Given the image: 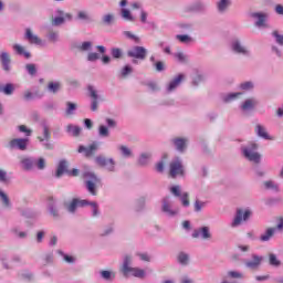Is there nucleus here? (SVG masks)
Returning <instances> with one entry per match:
<instances>
[{
	"mask_svg": "<svg viewBox=\"0 0 283 283\" xmlns=\"http://www.w3.org/2000/svg\"><path fill=\"white\" fill-rule=\"evenodd\" d=\"M124 36H126L127 39H130L132 41H135V43H139L140 42V38L135 35L134 33L129 32V31H124L123 32Z\"/></svg>",
	"mask_w": 283,
	"mask_h": 283,
	"instance_id": "4d7b16f0",
	"label": "nucleus"
},
{
	"mask_svg": "<svg viewBox=\"0 0 283 283\" xmlns=\"http://www.w3.org/2000/svg\"><path fill=\"white\" fill-rule=\"evenodd\" d=\"M182 81H185V74H179L177 76H175L167 85V92L171 93L175 92V90H178V87H180V83H182Z\"/></svg>",
	"mask_w": 283,
	"mask_h": 283,
	"instance_id": "412c9836",
	"label": "nucleus"
},
{
	"mask_svg": "<svg viewBox=\"0 0 283 283\" xmlns=\"http://www.w3.org/2000/svg\"><path fill=\"white\" fill-rule=\"evenodd\" d=\"M117 151L122 158H134V150L127 145H118Z\"/></svg>",
	"mask_w": 283,
	"mask_h": 283,
	"instance_id": "a878e982",
	"label": "nucleus"
},
{
	"mask_svg": "<svg viewBox=\"0 0 283 283\" xmlns=\"http://www.w3.org/2000/svg\"><path fill=\"white\" fill-rule=\"evenodd\" d=\"M170 177L178 178V176H185V166H182V160L178 157L172 159L169 165Z\"/></svg>",
	"mask_w": 283,
	"mask_h": 283,
	"instance_id": "39448f33",
	"label": "nucleus"
},
{
	"mask_svg": "<svg viewBox=\"0 0 283 283\" xmlns=\"http://www.w3.org/2000/svg\"><path fill=\"white\" fill-rule=\"evenodd\" d=\"M176 41L182 43L184 45H191L193 43V38L189 34H177L175 35Z\"/></svg>",
	"mask_w": 283,
	"mask_h": 283,
	"instance_id": "7c9ffc66",
	"label": "nucleus"
},
{
	"mask_svg": "<svg viewBox=\"0 0 283 283\" xmlns=\"http://www.w3.org/2000/svg\"><path fill=\"white\" fill-rule=\"evenodd\" d=\"M48 211L49 213L52 216V218H60V213H59V205L56 203V201L54 200V198H49V202H48Z\"/></svg>",
	"mask_w": 283,
	"mask_h": 283,
	"instance_id": "393cba45",
	"label": "nucleus"
},
{
	"mask_svg": "<svg viewBox=\"0 0 283 283\" xmlns=\"http://www.w3.org/2000/svg\"><path fill=\"white\" fill-rule=\"evenodd\" d=\"M25 70L30 76H34V74H36V65L34 64H27Z\"/></svg>",
	"mask_w": 283,
	"mask_h": 283,
	"instance_id": "e2e57ef3",
	"label": "nucleus"
},
{
	"mask_svg": "<svg viewBox=\"0 0 283 283\" xmlns=\"http://www.w3.org/2000/svg\"><path fill=\"white\" fill-rule=\"evenodd\" d=\"M269 262H270L271 266H280V264H282V262H280L277 256L273 253H271L269 255Z\"/></svg>",
	"mask_w": 283,
	"mask_h": 283,
	"instance_id": "5fc2aeb1",
	"label": "nucleus"
},
{
	"mask_svg": "<svg viewBox=\"0 0 283 283\" xmlns=\"http://www.w3.org/2000/svg\"><path fill=\"white\" fill-rule=\"evenodd\" d=\"M205 81V76L202 75V71L198 69L192 70V85L193 87H198L200 83Z\"/></svg>",
	"mask_w": 283,
	"mask_h": 283,
	"instance_id": "cd10ccee",
	"label": "nucleus"
},
{
	"mask_svg": "<svg viewBox=\"0 0 283 283\" xmlns=\"http://www.w3.org/2000/svg\"><path fill=\"white\" fill-rule=\"evenodd\" d=\"M228 277H231L232 280H242V277H244V274L238 271H229Z\"/></svg>",
	"mask_w": 283,
	"mask_h": 283,
	"instance_id": "6e6d98bb",
	"label": "nucleus"
},
{
	"mask_svg": "<svg viewBox=\"0 0 283 283\" xmlns=\"http://www.w3.org/2000/svg\"><path fill=\"white\" fill-rule=\"evenodd\" d=\"M205 201H200V200H196L195 201V211L197 213H200V211H202V208L205 207Z\"/></svg>",
	"mask_w": 283,
	"mask_h": 283,
	"instance_id": "69168bd1",
	"label": "nucleus"
},
{
	"mask_svg": "<svg viewBox=\"0 0 283 283\" xmlns=\"http://www.w3.org/2000/svg\"><path fill=\"white\" fill-rule=\"evenodd\" d=\"M77 50H80V52H90V50H92V42H82L80 45H77Z\"/></svg>",
	"mask_w": 283,
	"mask_h": 283,
	"instance_id": "8fccbe9b",
	"label": "nucleus"
},
{
	"mask_svg": "<svg viewBox=\"0 0 283 283\" xmlns=\"http://www.w3.org/2000/svg\"><path fill=\"white\" fill-rule=\"evenodd\" d=\"M255 107H258V99L255 98H248L245 99L243 103H241L240 105V109L241 112H243L244 114L249 113V112H253V109H255Z\"/></svg>",
	"mask_w": 283,
	"mask_h": 283,
	"instance_id": "a211bd4d",
	"label": "nucleus"
},
{
	"mask_svg": "<svg viewBox=\"0 0 283 283\" xmlns=\"http://www.w3.org/2000/svg\"><path fill=\"white\" fill-rule=\"evenodd\" d=\"M272 36L275 38L277 45H283V34H280V31H273Z\"/></svg>",
	"mask_w": 283,
	"mask_h": 283,
	"instance_id": "bf43d9fd",
	"label": "nucleus"
},
{
	"mask_svg": "<svg viewBox=\"0 0 283 283\" xmlns=\"http://www.w3.org/2000/svg\"><path fill=\"white\" fill-rule=\"evenodd\" d=\"M30 139L28 138H14L9 142L10 149H19L20 151H25L28 149V144Z\"/></svg>",
	"mask_w": 283,
	"mask_h": 283,
	"instance_id": "2eb2a0df",
	"label": "nucleus"
},
{
	"mask_svg": "<svg viewBox=\"0 0 283 283\" xmlns=\"http://www.w3.org/2000/svg\"><path fill=\"white\" fill-rule=\"evenodd\" d=\"M95 163H97L99 167H104V169H106V171H109L111 174L116 172V160H114V158L97 156L95 158Z\"/></svg>",
	"mask_w": 283,
	"mask_h": 283,
	"instance_id": "6e6552de",
	"label": "nucleus"
},
{
	"mask_svg": "<svg viewBox=\"0 0 283 283\" xmlns=\"http://www.w3.org/2000/svg\"><path fill=\"white\" fill-rule=\"evenodd\" d=\"M127 55L130 56V59H139L140 61H145L147 56V49H145V46H133L130 50H128Z\"/></svg>",
	"mask_w": 283,
	"mask_h": 283,
	"instance_id": "4468645a",
	"label": "nucleus"
},
{
	"mask_svg": "<svg viewBox=\"0 0 283 283\" xmlns=\"http://www.w3.org/2000/svg\"><path fill=\"white\" fill-rule=\"evenodd\" d=\"M24 39H27V41L33 45H43V40H41L39 35L32 33V29L30 28L25 29Z\"/></svg>",
	"mask_w": 283,
	"mask_h": 283,
	"instance_id": "5701e85b",
	"label": "nucleus"
},
{
	"mask_svg": "<svg viewBox=\"0 0 283 283\" xmlns=\"http://www.w3.org/2000/svg\"><path fill=\"white\" fill-rule=\"evenodd\" d=\"M96 151H98V143L96 142L91 144L88 147H85V146L78 147V153L84 154V156L86 157L94 156Z\"/></svg>",
	"mask_w": 283,
	"mask_h": 283,
	"instance_id": "4be33fe9",
	"label": "nucleus"
},
{
	"mask_svg": "<svg viewBox=\"0 0 283 283\" xmlns=\"http://www.w3.org/2000/svg\"><path fill=\"white\" fill-rule=\"evenodd\" d=\"M48 39L49 41L56 43V41H59V34L56 32H51L49 33Z\"/></svg>",
	"mask_w": 283,
	"mask_h": 283,
	"instance_id": "774afa93",
	"label": "nucleus"
},
{
	"mask_svg": "<svg viewBox=\"0 0 283 283\" xmlns=\"http://www.w3.org/2000/svg\"><path fill=\"white\" fill-rule=\"evenodd\" d=\"M77 19H80V21H90V13L87 11H78Z\"/></svg>",
	"mask_w": 283,
	"mask_h": 283,
	"instance_id": "680f3d73",
	"label": "nucleus"
},
{
	"mask_svg": "<svg viewBox=\"0 0 283 283\" xmlns=\"http://www.w3.org/2000/svg\"><path fill=\"white\" fill-rule=\"evenodd\" d=\"M264 187H265V189H271L272 191H275L276 193H277V191H280V186L277 184H275V181H273V180L265 181Z\"/></svg>",
	"mask_w": 283,
	"mask_h": 283,
	"instance_id": "c03bdc74",
	"label": "nucleus"
},
{
	"mask_svg": "<svg viewBox=\"0 0 283 283\" xmlns=\"http://www.w3.org/2000/svg\"><path fill=\"white\" fill-rule=\"evenodd\" d=\"M99 59H101V55H98V53L91 52L87 54V61H90L91 63H94Z\"/></svg>",
	"mask_w": 283,
	"mask_h": 283,
	"instance_id": "0e129e2a",
	"label": "nucleus"
},
{
	"mask_svg": "<svg viewBox=\"0 0 283 283\" xmlns=\"http://www.w3.org/2000/svg\"><path fill=\"white\" fill-rule=\"evenodd\" d=\"M88 96L91 98V111L97 112L98 111V103L103 101L101 95L98 94V90L95 86L88 85L87 86Z\"/></svg>",
	"mask_w": 283,
	"mask_h": 283,
	"instance_id": "0eeeda50",
	"label": "nucleus"
},
{
	"mask_svg": "<svg viewBox=\"0 0 283 283\" xmlns=\"http://www.w3.org/2000/svg\"><path fill=\"white\" fill-rule=\"evenodd\" d=\"M59 255H61L64 260V262H67V264H74L76 262V259L70 254H65L63 251H57Z\"/></svg>",
	"mask_w": 283,
	"mask_h": 283,
	"instance_id": "49530a36",
	"label": "nucleus"
},
{
	"mask_svg": "<svg viewBox=\"0 0 283 283\" xmlns=\"http://www.w3.org/2000/svg\"><path fill=\"white\" fill-rule=\"evenodd\" d=\"M2 92L6 94V96H12L14 93V84L8 83L2 87Z\"/></svg>",
	"mask_w": 283,
	"mask_h": 283,
	"instance_id": "3c124183",
	"label": "nucleus"
},
{
	"mask_svg": "<svg viewBox=\"0 0 283 283\" xmlns=\"http://www.w3.org/2000/svg\"><path fill=\"white\" fill-rule=\"evenodd\" d=\"M60 17L53 19V25H63L66 21H72V15L70 13H63V11H57Z\"/></svg>",
	"mask_w": 283,
	"mask_h": 283,
	"instance_id": "bb28decb",
	"label": "nucleus"
},
{
	"mask_svg": "<svg viewBox=\"0 0 283 283\" xmlns=\"http://www.w3.org/2000/svg\"><path fill=\"white\" fill-rule=\"evenodd\" d=\"M230 48L234 54H241L242 56H251V51L247 49L244 44L238 39L231 41Z\"/></svg>",
	"mask_w": 283,
	"mask_h": 283,
	"instance_id": "9d476101",
	"label": "nucleus"
},
{
	"mask_svg": "<svg viewBox=\"0 0 283 283\" xmlns=\"http://www.w3.org/2000/svg\"><path fill=\"white\" fill-rule=\"evenodd\" d=\"M258 144L255 142H252L247 146L241 147V154L250 163L260 165V163H262V155L258 153Z\"/></svg>",
	"mask_w": 283,
	"mask_h": 283,
	"instance_id": "f03ea898",
	"label": "nucleus"
},
{
	"mask_svg": "<svg viewBox=\"0 0 283 283\" xmlns=\"http://www.w3.org/2000/svg\"><path fill=\"white\" fill-rule=\"evenodd\" d=\"M84 178H86L85 187L88 193H91V196H96V184L98 182V177H96V175L93 172H85Z\"/></svg>",
	"mask_w": 283,
	"mask_h": 283,
	"instance_id": "423d86ee",
	"label": "nucleus"
},
{
	"mask_svg": "<svg viewBox=\"0 0 283 283\" xmlns=\"http://www.w3.org/2000/svg\"><path fill=\"white\" fill-rule=\"evenodd\" d=\"M171 196L175 198H179L181 206L185 209L189 208L191 202L189 201V192L182 191V187L180 185H175L169 188Z\"/></svg>",
	"mask_w": 283,
	"mask_h": 283,
	"instance_id": "20e7f679",
	"label": "nucleus"
},
{
	"mask_svg": "<svg viewBox=\"0 0 283 283\" xmlns=\"http://www.w3.org/2000/svg\"><path fill=\"white\" fill-rule=\"evenodd\" d=\"M61 90V82H51L48 85V91L51 92V94H56Z\"/></svg>",
	"mask_w": 283,
	"mask_h": 283,
	"instance_id": "a19ab883",
	"label": "nucleus"
},
{
	"mask_svg": "<svg viewBox=\"0 0 283 283\" xmlns=\"http://www.w3.org/2000/svg\"><path fill=\"white\" fill-rule=\"evenodd\" d=\"M253 87H255V84L252 81L242 82L239 85V88L243 90V92H251V90H253Z\"/></svg>",
	"mask_w": 283,
	"mask_h": 283,
	"instance_id": "79ce46f5",
	"label": "nucleus"
},
{
	"mask_svg": "<svg viewBox=\"0 0 283 283\" xmlns=\"http://www.w3.org/2000/svg\"><path fill=\"white\" fill-rule=\"evenodd\" d=\"M35 167L36 169H40V170L45 169V159L43 158L36 159Z\"/></svg>",
	"mask_w": 283,
	"mask_h": 283,
	"instance_id": "338daca9",
	"label": "nucleus"
},
{
	"mask_svg": "<svg viewBox=\"0 0 283 283\" xmlns=\"http://www.w3.org/2000/svg\"><path fill=\"white\" fill-rule=\"evenodd\" d=\"M263 260H264V256L252 254L251 260L245 261V266L247 269H251L252 271H255L256 269H260Z\"/></svg>",
	"mask_w": 283,
	"mask_h": 283,
	"instance_id": "dca6fc26",
	"label": "nucleus"
},
{
	"mask_svg": "<svg viewBox=\"0 0 283 283\" xmlns=\"http://www.w3.org/2000/svg\"><path fill=\"white\" fill-rule=\"evenodd\" d=\"M151 159V153H144L139 156L138 158V163L139 165H147V163H149V160Z\"/></svg>",
	"mask_w": 283,
	"mask_h": 283,
	"instance_id": "de8ad7c7",
	"label": "nucleus"
},
{
	"mask_svg": "<svg viewBox=\"0 0 283 283\" xmlns=\"http://www.w3.org/2000/svg\"><path fill=\"white\" fill-rule=\"evenodd\" d=\"M229 6H231L230 0H220L219 2H217V10L219 12H227V8H229Z\"/></svg>",
	"mask_w": 283,
	"mask_h": 283,
	"instance_id": "58836bf2",
	"label": "nucleus"
},
{
	"mask_svg": "<svg viewBox=\"0 0 283 283\" xmlns=\"http://www.w3.org/2000/svg\"><path fill=\"white\" fill-rule=\"evenodd\" d=\"M42 127L43 136H38V140L41 143L42 147H45V149H52V144L50 143V138H52L50 135V126L43 124Z\"/></svg>",
	"mask_w": 283,
	"mask_h": 283,
	"instance_id": "ddd939ff",
	"label": "nucleus"
},
{
	"mask_svg": "<svg viewBox=\"0 0 283 283\" xmlns=\"http://www.w3.org/2000/svg\"><path fill=\"white\" fill-rule=\"evenodd\" d=\"M161 211L166 213L169 218L178 216V209L174 208V200L170 197H165L161 200Z\"/></svg>",
	"mask_w": 283,
	"mask_h": 283,
	"instance_id": "1a4fd4ad",
	"label": "nucleus"
},
{
	"mask_svg": "<svg viewBox=\"0 0 283 283\" xmlns=\"http://www.w3.org/2000/svg\"><path fill=\"white\" fill-rule=\"evenodd\" d=\"M192 238H201V240H211V230L209 227H201L192 232Z\"/></svg>",
	"mask_w": 283,
	"mask_h": 283,
	"instance_id": "f3484780",
	"label": "nucleus"
},
{
	"mask_svg": "<svg viewBox=\"0 0 283 283\" xmlns=\"http://www.w3.org/2000/svg\"><path fill=\"white\" fill-rule=\"evenodd\" d=\"M174 57L176 61H178V63H187V54L182 52L174 53Z\"/></svg>",
	"mask_w": 283,
	"mask_h": 283,
	"instance_id": "864d4df0",
	"label": "nucleus"
},
{
	"mask_svg": "<svg viewBox=\"0 0 283 283\" xmlns=\"http://www.w3.org/2000/svg\"><path fill=\"white\" fill-rule=\"evenodd\" d=\"M253 19H256V28H266V14L264 13H252Z\"/></svg>",
	"mask_w": 283,
	"mask_h": 283,
	"instance_id": "c756f323",
	"label": "nucleus"
},
{
	"mask_svg": "<svg viewBox=\"0 0 283 283\" xmlns=\"http://www.w3.org/2000/svg\"><path fill=\"white\" fill-rule=\"evenodd\" d=\"M99 275L103 280H114V277H116V272H112V271H101Z\"/></svg>",
	"mask_w": 283,
	"mask_h": 283,
	"instance_id": "a18cd8bd",
	"label": "nucleus"
},
{
	"mask_svg": "<svg viewBox=\"0 0 283 283\" xmlns=\"http://www.w3.org/2000/svg\"><path fill=\"white\" fill-rule=\"evenodd\" d=\"M171 143H172L175 149H177V151L182 154V151H185V149H187V143H189V139L182 138V137H176V138L171 139Z\"/></svg>",
	"mask_w": 283,
	"mask_h": 283,
	"instance_id": "b1692460",
	"label": "nucleus"
},
{
	"mask_svg": "<svg viewBox=\"0 0 283 283\" xmlns=\"http://www.w3.org/2000/svg\"><path fill=\"white\" fill-rule=\"evenodd\" d=\"M75 112H76V104H74L72 102H67L66 111H65L66 116H74Z\"/></svg>",
	"mask_w": 283,
	"mask_h": 283,
	"instance_id": "09e8293b",
	"label": "nucleus"
},
{
	"mask_svg": "<svg viewBox=\"0 0 283 283\" xmlns=\"http://www.w3.org/2000/svg\"><path fill=\"white\" fill-rule=\"evenodd\" d=\"M67 161L61 160L57 165V169L55 172L56 178H61L62 175L67 174Z\"/></svg>",
	"mask_w": 283,
	"mask_h": 283,
	"instance_id": "72a5a7b5",
	"label": "nucleus"
},
{
	"mask_svg": "<svg viewBox=\"0 0 283 283\" xmlns=\"http://www.w3.org/2000/svg\"><path fill=\"white\" fill-rule=\"evenodd\" d=\"M88 207H91L92 218H98V216H101V209L98 208V202L91 201L88 203Z\"/></svg>",
	"mask_w": 283,
	"mask_h": 283,
	"instance_id": "4c0bfd02",
	"label": "nucleus"
},
{
	"mask_svg": "<svg viewBox=\"0 0 283 283\" xmlns=\"http://www.w3.org/2000/svg\"><path fill=\"white\" fill-rule=\"evenodd\" d=\"M12 50L18 54V56H24V59H30L32 56L30 52L25 50V46L21 44H13Z\"/></svg>",
	"mask_w": 283,
	"mask_h": 283,
	"instance_id": "c85d7f7f",
	"label": "nucleus"
},
{
	"mask_svg": "<svg viewBox=\"0 0 283 283\" xmlns=\"http://www.w3.org/2000/svg\"><path fill=\"white\" fill-rule=\"evenodd\" d=\"M132 72H134V69L132 67V65H125L120 72H119V76L122 78H127V76H129V74H132Z\"/></svg>",
	"mask_w": 283,
	"mask_h": 283,
	"instance_id": "37998d69",
	"label": "nucleus"
},
{
	"mask_svg": "<svg viewBox=\"0 0 283 283\" xmlns=\"http://www.w3.org/2000/svg\"><path fill=\"white\" fill-rule=\"evenodd\" d=\"M98 135L101 136V138H108L109 128H107V126H105V125H101L98 127Z\"/></svg>",
	"mask_w": 283,
	"mask_h": 283,
	"instance_id": "603ef678",
	"label": "nucleus"
},
{
	"mask_svg": "<svg viewBox=\"0 0 283 283\" xmlns=\"http://www.w3.org/2000/svg\"><path fill=\"white\" fill-rule=\"evenodd\" d=\"M0 62L4 72H10L12 59L10 57V53L8 51L0 52Z\"/></svg>",
	"mask_w": 283,
	"mask_h": 283,
	"instance_id": "aec40b11",
	"label": "nucleus"
},
{
	"mask_svg": "<svg viewBox=\"0 0 283 283\" xmlns=\"http://www.w3.org/2000/svg\"><path fill=\"white\" fill-rule=\"evenodd\" d=\"M120 272L124 277H138L139 280H143L147 275L145 270L132 266V256L129 255L124 256Z\"/></svg>",
	"mask_w": 283,
	"mask_h": 283,
	"instance_id": "f257e3e1",
	"label": "nucleus"
},
{
	"mask_svg": "<svg viewBox=\"0 0 283 283\" xmlns=\"http://www.w3.org/2000/svg\"><path fill=\"white\" fill-rule=\"evenodd\" d=\"M18 130L24 136H32V129L28 128L25 125L18 126Z\"/></svg>",
	"mask_w": 283,
	"mask_h": 283,
	"instance_id": "052dcab7",
	"label": "nucleus"
},
{
	"mask_svg": "<svg viewBox=\"0 0 283 283\" xmlns=\"http://www.w3.org/2000/svg\"><path fill=\"white\" fill-rule=\"evenodd\" d=\"M255 135L263 140H273V136L269 134L266 127L262 124H256L254 127Z\"/></svg>",
	"mask_w": 283,
	"mask_h": 283,
	"instance_id": "6ab92c4d",
	"label": "nucleus"
},
{
	"mask_svg": "<svg viewBox=\"0 0 283 283\" xmlns=\"http://www.w3.org/2000/svg\"><path fill=\"white\" fill-rule=\"evenodd\" d=\"M120 17L122 19H124V21H129L130 23H134V21H136V17L132 14V11H129V9L123 8L120 10Z\"/></svg>",
	"mask_w": 283,
	"mask_h": 283,
	"instance_id": "f704fd0d",
	"label": "nucleus"
},
{
	"mask_svg": "<svg viewBox=\"0 0 283 283\" xmlns=\"http://www.w3.org/2000/svg\"><path fill=\"white\" fill-rule=\"evenodd\" d=\"M240 96H242L241 92L228 93L223 95L222 99L224 103H231L232 101H237V98H240Z\"/></svg>",
	"mask_w": 283,
	"mask_h": 283,
	"instance_id": "e433bc0d",
	"label": "nucleus"
},
{
	"mask_svg": "<svg viewBox=\"0 0 283 283\" xmlns=\"http://www.w3.org/2000/svg\"><path fill=\"white\" fill-rule=\"evenodd\" d=\"M111 54H112L113 59H122L123 57V50H120L118 48H113L111 50Z\"/></svg>",
	"mask_w": 283,
	"mask_h": 283,
	"instance_id": "13d9d810",
	"label": "nucleus"
},
{
	"mask_svg": "<svg viewBox=\"0 0 283 283\" xmlns=\"http://www.w3.org/2000/svg\"><path fill=\"white\" fill-rule=\"evenodd\" d=\"M90 200L87 199H78L74 198L72 201L67 205L66 209L69 213H76V209L83 208V207H90Z\"/></svg>",
	"mask_w": 283,
	"mask_h": 283,
	"instance_id": "f8f14e48",
	"label": "nucleus"
},
{
	"mask_svg": "<svg viewBox=\"0 0 283 283\" xmlns=\"http://www.w3.org/2000/svg\"><path fill=\"white\" fill-rule=\"evenodd\" d=\"M20 167L23 171H34L36 158L30 156L20 157Z\"/></svg>",
	"mask_w": 283,
	"mask_h": 283,
	"instance_id": "9b49d317",
	"label": "nucleus"
},
{
	"mask_svg": "<svg viewBox=\"0 0 283 283\" xmlns=\"http://www.w3.org/2000/svg\"><path fill=\"white\" fill-rule=\"evenodd\" d=\"M0 202L4 207V209H10L12 207V202H10V197L3 190H0Z\"/></svg>",
	"mask_w": 283,
	"mask_h": 283,
	"instance_id": "c9c22d12",
	"label": "nucleus"
},
{
	"mask_svg": "<svg viewBox=\"0 0 283 283\" xmlns=\"http://www.w3.org/2000/svg\"><path fill=\"white\" fill-rule=\"evenodd\" d=\"M275 231H277V229L268 228L265 230V232L260 235V241L261 242H269V240H271V238H273V235H275Z\"/></svg>",
	"mask_w": 283,
	"mask_h": 283,
	"instance_id": "2f4dec72",
	"label": "nucleus"
},
{
	"mask_svg": "<svg viewBox=\"0 0 283 283\" xmlns=\"http://www.w3.org/2000/svg\"><path fill=\"white\" fill-rule=\"evenodd\" d=\"M177 260L179 264H181L182 266H187V264H189V254H187L186 252H180L177 256Z\"/></svg>",
	"mask_w": 283,
	"mask_h": 283,
	"instance_id": "ea45409f",
	"label": "nucleus"
},
{
	"mask_svg": "<svg viewBox=\"0 0 283 283\" xmlns=\"http://www.w3.org/2000/svg\"><path fill=\"white\" fill-rule=\"evenodd\" d=\"M253 216V211L250 208H239L234 214V218L230 224L232 229H237V227H242L243 222H248L249 218Z\"/></svg>",
	"mask_w": 283,
	"mask_h": 283,
	"instance_id": "7ed1b4c3",
	"label": "nucleus"
},
{
	"mask_svg": "<svg viewBox=\"0 0 283 283\" xmlns=\"http://www.w3.org/2000/svg\"><path fill=\"white\" fill-rule=\"evenodd\" d=\"M66 132H67V134H70V136H74L76 138V137L81 136L82 128L74 124H69L66 126Z\"/></svg>",
	"mask_w": 283,
	"mask_h": 283,
	"instance_id": "473e14b6",
	"label": "nucleus"
}]
</instances>
